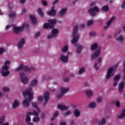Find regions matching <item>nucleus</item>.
<instances>
[{"instance_id": "1", "label": "nucleus", "mask_w": 125, "mask_h": 125, "mask_svg": "<svg viewBox=\"0 0 125 125\" xmlns=\"http://www.w3.org/2000/svg\"><path fill=\"white\" fill-rule=\"evenodd\" d=\"M33 89L32 88H28L25 91L22 92V94L24 97H26L27 95H28V99L29 102L28 101L27 99L24 100L22 102V104L24 107H29L30 106V102L33 100L34 94L32 93Z\"/></svg>"}, {"instance_id": "2", "label": "nucleus", "mask_w": 125, "mask_h": 125, "mask_svg": "<svg viewBox=\"0 0 125 125\" xmlns=\"http://www.w3.org/2000/svg\"><path fill=\"white\" fill-rule=\"evenodd\" d=\"M79 30V26L75 25L73 27V32L72 33L73 39L71 40V43L75 44L78 42L79 39H80V35L78 33V30Z\"/></svg>"}, {"instance_id": "3", "label": "nucleus", "mask_w": 125, "mask_h": 125, "mask_svg": "<svg viewBox=\"0 0 125 125\" xmlns=\"http://www.w3.org/2000/svg\"><path fill=\"white\" fill-rule=\"evenodd\" d=\"M48 23H45L43 24V27L44 29H53L54 25L56 24L57 21L55 19H49L48 20Z\"/></svg>"}, {"instance_id": "4", "label": "nucleus", "mask_w": 125, "mask_h": 125, "mask_svg": "<svg viewBox=\"0 0 125 125\" xmlns=\"http://www.w3.org/2000/svg\"><path fill=\"white\" fill-rule=\"evenodd\" d=\"M22 70L25 72H31L32 70H35V67H28V66L25 65L23 64H21L18 68H16V71H19Z\"/></svg>"}, {"instance_id": "5", "label": "nucleus", "mask_w": 125, "mask_h": 125, "mask_svg": "<svg viewBox=\"0 0 125 125\" xmlns=\"http://www.w3.org/2000/svg\"><path fill=\"white\" fill-rule=\"evenodd\" d=\"M99 11H100V9L97 6H94L88 10V13H89L91 16H95L96 15V13L99 12Z\"/></svg>"}, {"instance_id": "6", "label": "nucleus", "mask_w": 125, "mask_h": 125, "mask_svg": "<svg viewBox=\"0 0 125 125\" xmlns=\"http://www.w3.org/2000/svg\"><path fill=\"white\" fill-rule=\"evenodd\" d=\"M20 76L21 78V81L22 83L24 84H26V83H28V82H29V79H28V77L27 76H26V74L23 72H21L20 73Z\"/></svg>"}, {"instance_id": "7", "label": "nucleus", "mask_w": 125, "mask_h": 125, "mask_svg": "<svg viewBox=\"0 0 125 125\" xmlns=\"http://www.w3.org/2000/svg\"><path fill=\"white\" fill-rule=\"evenodd\" d=\"M59 32V30H58V29H56V28L53 29L52 30L51 34L48 36L47 39L49 40V39H51L52 38H54L55 37H56Z\"/></svg>"}, {"instance_id": "8", "label": "nucleus", "mask_w": 125, "mask_h": 125, "mask_svg": "<svg viewBox=\"0 0 125 125\" xmlns=\"http://www.w3.org/2000/svg\"><path fill=\"white\" fill-rule=\"evenodd\" d=\"M114 71V68L113 67H110L107 72V75L106 77V80H109V78H111L112 76H114V73L113 72Z\"/></svg>"}, {"instance_id": "9", "label": "nucleus", "mask_w": 125, "mask_h": 125, "mask_svg": "<svg viewBox=\"0 0 125 125\" xmlns=\"http://www.w3.org/2000/svg\"><path fill=\"white\" fill-rule=\"evenodd\" d=\"M32 115L31 112H27L26 113V117L25 118V121L29 125H34V123H30L29 122H31V117H30V115Z\"/></svg>"}, {"instance_id": "10", "label": "nucleus", "mask_w": 125, "mask_h": 125, "mask_svg": "<svg viewBox=\"0 0 125 125\" xmlns=\"http://www.w3.org/2000/svg\"><path fill=\"white\" fill-rule=\"evenodd\" d=\"M49 92H45L44 93V101L43 103L44 106L46 105L47 102H48V100H49Z\"/></svg>"}, {"instance_id": "11", "label": "nucleus", "mask_w": 125, "mask_h": 125, "mask_svg": "<svg viewBox=\"0 0 125 125\" xmlns=\"http://www.w3.org/2000/svg\"><path fill=\"white\" fill-rule=\"evenodd\" d=\"M54 8H55L54 6L51 7L50 11L47 12L48 15H49L50 16H54V15H56V11Z\"/></svg>"}, {"instance_id": "12", "label": "nucleus", "mask_w": 125, "mask_h": 125, "mask_svg": "<svg viewBox=\"0 0 125 125\" xmlns=\"http://www.w3.org/2000/svg\"><path fill=\"white\" fill-rule=\"evenodd\" d=\"M101 52V51L100 50V49L97 50L95 52L94 54L91 56V60H93V59H95L96 58L98 57V56L100 55Z\"/></svg>"}, {"instance_id": "13", "label": "nucleus", "mask_w": 125, "mask_h": 125, "mask_svg": "<svg viewBox=\"0 0 125 125\" xmlns=\"http://www.w3.org/2000/svg\"><path fill=\"white\" fill-rule=\"evenodd\" d=\"M116 19V17H112L110 20H109L107 22H106V25L104 27V29L106 30V29H108L109 27H110V25H111V23H112V21H114Z\"/></svg>"}, {"instance_id": "14", "label": "nucleus", "mask_w": 125, "mask_h": 125, "mask_svg": "<svg viewBox=\"0 0 125 125\" xmlns=\"http://www.w3.org/2000/svg\"><path fill=\"white\" fill-rule=\"evenodd\" d=\"M1 74L3 77H7L8 76L9 74H10V72L8 71V69H4L3 67H2V71H1Z\"/></svg>"}, {"instance_id": "15", "label": "nucleus", "mask_w": 125, "mask_h": 125, "mask_svg": "<svg viewBox=\"0 0 125 125\" xmlns=\"http://www.w3.org/2000/svg\"><path fill=\"white\" fill-rule=\"evenodd\" d=\"M14 33H16V34H18L21 31H23V27L22 26L17 27L14 26H13Z\"/></svg>"}, {"instance_id": "16", "label": "nucleus", "mask_w": 125, "mask_h": 125, "mask_svg": "<svg viewBox=\"0 0 125 125\" xmlns=\"http://www.w3.org/2000/svg\"><path fill=\"white\" fill-rule=\"evenodd\" d=\"M77 48L76 49V53L78 54H80L82 52V50H83V47L82 45H80L79 44L75 45V47Z\"/></svg>"}, {"instance_id": "17", "label": "nucleus", "mask_w": 125, "mask_h": 125, "mask_svg": "<svg viewBox=\"0 0 125 125\" xmlns=\"http://www.w3.org/2000/svg\"><path fill=\"white\" fill-rule=\"evenodd\" d=\"M125 82H120L118 88V90L119 92H120V93H122V92H123V90H124V88H125Z\"/></svg>"}, {"instance_id": "18", "label": "nucleus", "mask_w": 125, "mask_h": 125, "mask_svg": "<svg viewBox=\"0 0 125 125\" xmlns=\"http://www.w3.org/2000/svg\"><path fill=\"white\" fill-rule=\"evenodd\" d=\"M10 63H11V62H10V61L9 60H6L5 62L4 63V65H3L2 67L3 68L4 70H8V69H9V66H8V65H10Z\"/></svg>"}, {"instance_id": "19", "label": "nucleus", "mask_w": 125, "mask_h": 125, "mask_svg": "<svg viewBox=\"0 0 125 125\" xmlns=\"http://www.w3.org/2000/svg\"><path fill=\"white\" fill-rule=\"evenodd\" d=\"M24 43H25V39L24 38H22L18 43V46L19 48H21V47H23Z\"/></svg>"}, {"instance_id": "20", "label": "nucleus", "mask_w": 125, "mask_h": 125, "mask_svg": "<svg viewBox=\"0 0 125 125\" xmlns=\"http://www.w3.org/2000/svg\"><path fill=\"white\" fill-rule=\"evenodd\" d=\"M68 56H65L63 55H61L60 60L63 63H67V62H68Z\"/></svg>"}, {"instance_id": "21", "label": "nucleus", "mask_w": 125, "mask_h": 125, "mask_svg": "<svg viewBox=\"0 0 125 125\" xmlns=\"http://www.w3.org/2000/svg\"><path fill=\"white\" fill-rule=\"evenodd\" d=\"M67 12V9L66 8H62V9L59 12V15L60 17H63L65 14Z\"/></svg>"}, {"instance_id": "22", "label": "nucleus", "mask_w": 125, "mask_h": 125, "mask_svg": "<svg viewBox=\"0 0 125 125\" xmlns=\"http://www.w3.org/2000/svg\"><path fill=\"white\" fill-rule=\"evenodd\" d=\"M58 108L60 110H62V111H64L65 110H68L69 107L65 106V105L58 104Z\"/></svg>"}, {"instance_id": "23", "label": "nucleus", "mask_w": 125, "mask_h": 125, "mask_svg": "<svg viewBox=\"0 0 125 125\" xmlns=\"http://www.w3.org/2000/svg\"><path fill=\"white\" fill-rule=\"evenodd\" d=\"M20 104V103L19 101H18V100H15L12 105L13 109H15L16 108H17L18 106H19V104Z\"/></svg>"}, {"instance_id": "24", "label": "nucleus", "mask_w": 125, "mask_h": 125, "mask_svg": "<svg viewBox=\"0 0 125 125\" xmlns=\"http://www.w3.org/2000/svg\"><path fill=\"white\" fill-rule=\"evenodd\" d=\"M68 91H69V88L65 87H61V93L63 95L65 94V93L68 92Z\"/></svg>"}, {"instance_id": "25", "label": "nucleus", "mask_w": 125, "mask_h": 125, "mask_svg": "<svg viewBox=\"0 0 125 125\" xmlns=\"http://www.w3.org/2000/svg\"><path fill=\"white\" fill-rule=\"evenodd\" d=\"M73 114L76 118H79L81 116V111L78 109H75L73 111Z\"/></svg>"}, {"instance_id": "26", "label": "nucleus", "mask_w": 125, "mask_h": 125, "mask_svg": "<svg viewBox=\"0 0 125 125\" xmlns=\"http://www.w3.org/2000/svg\"><path fill=\"white\" fill-rule=\"evenodd\" d=\"M30 20H31L32 23L33 25H35L37 23V18H36V16L34 15L30 16Z\"/></svg>"}, {"instance_id": "27", "label": "nucleus", "mask_w": 125, "mask_h": 125, "mask_svg": "<svg viewBox=\"0 0 125 125\" xmlns=\"http://www.w3.org/2000/svg\"><path fill=\"white\" fill-rule=\"evenodd\" d=\"M58 115H59V111L57 110L54 113L53 116L51 119V121H54V119H56V117H58Z\"/></svg>"}, {"instance_id": "28", "label": "nucleus", "mask_w": 125, "mask_h": 125, "mask_svg": "<svg viewBox=\"0 0 125 125\" xmlns=\"http://www.w3.org/2000/svg\"><path fill=\"white\" fill-rule=\"evenodd\" d=\"M37 12L41 17H43V12H42V8H39L37 10Z\"/></svg>"}, {"instance_id": "29", "label": "nucleus", "mask_w": 125, "mask_h": 125, "mask_svg": "<svg viewBox=\"0 0 125 125\" xmlns=\"http://www.w3.org/2000/svg\"><path fill=\"white\" fill-rule=\"evenodd\" d=\"M97 47H98V44H97V43H95L91 45V50H95V49H96Z\"/></svg>"}, {"instance_id": "30", "label": "nucleus", "mask_w": 125, "mask_h": 125, "mask_svg": "<svg viewBox=\"0 0 125 125\" xmlns=\"http://www.w3.org/2000/svg\"><path fill=\"white\" fill-rule=\"evenodd\" d=\"M125 117V108L122 110V112L120 116H118L119 119H122Z\"/></svg>"}, {"instance_id": "31", "label": "nucleus", "mask_w": 125, "mask_h": 125, "mask_svg": "<svg viewBox=\"0 0 125 125\" xmlns=\"http://www.w3.org/2000/svg\"><path fill=\"white\" fill-rule=\"evenodd\" d=\"M86 94L88 97H91L92 95H93V93H92V91L90 90H87L86 91Z\"/></svg>"}, {"instance_id": "32", "label": "nucleus", "mask_w": 125, "mask_h": 125, "mask_svg": "<svg viewBox=\"0 0 125 125\" xmlns=\"http://www.w3.org/2000/svg\"><path fill=\"white\" fill-rule=\"evenodd\" d=\"M123 64L124 66V69L123 70V81L124 82H125V60H124L123 62Z\"/></svg>"}, {"instance_id": "33", "label": "nucleus", "mask_w": 125, "mask_h": 125, "mask_svg": "<svg viewBox=\"0 0 125 125\" xmlns=\"http://www.w3.org/2000/svg\"><path fill=\"white\" fill-rule=\"evenodd\" d=\"M89 106L90 108H95L96 107V103L94 102L90 103Z\"/></svg>"}, {"instance_id": "34", "label": "nucleus", "mask_w": 125, "mask_h": 125, "mask_svg": "<svg viewBox=\"0 0 125 125\" xmlns=\"http://www.w3.org/2000/svg\"><path fill=\"white\" fill-rule=\"evenodd\" d=\"M69 49V47L67 45H65L62 49V52H67Z\"/></svg>"}, {"instance_id": "35", "label": "nucleus", "mask_w": 125, "mask_h": 125, "mask_svg": "<svg viewBox=\"0 0 125 125\" xmlns=\"http://www.w3.org/2000/svg\"><path fill=\"white\" fill-rule=\"evenodd\" d=\"M50 79H51V77L46 75L43 77L42 81H48V80H50Z\"/></svg>"}, {"instance_id": "36", "label": "nucleus", "mask_w": 125, "mask_h": 125, "mask_svg": "<svg viewBox=\"0 0 125 125\" xmlns=\"http://www.w3.org/2000/svg\"><path fill=\"white\" fill-rule=\"evenodd\" d=\"M103 11H109V6L108 5H104L102 7Z\"/></svg>"}, {"instance_id": "37", "label": "nucleus", "mask_w": 125, "mask_h": 125, "mask_svg": "<svg viewBox=\"0 0 125 125\" xmlns=\"http://www.w3.org/2000/svg\"><path fill=\"white\" fill-rule=\"evenodd\" d=\"M85 71V68H84V67H83L80 69L78 74L79 75H82V74H83V73H84Z\"/></svg>"}, {"instance_id": "38", "label": "nucleus", "mask_w": 125, "mask_h": 125, "mask_svg": "<svg viewBox=\"0 0 125 125\" xmlns=\"http://www.w3.org/2000/svg\"><path fill=\"white\" fill-rule=\"evenodd\" d=\"M32 105L33 107H35V108H36V109H37L38 112H40L41 110H40V108H39L38 107V103H32Z\"/></svg>"}, {"instance_id": "39", "label": "nucleus", "mask_w": 125, "mask_h": 125, "mask_svg": "<svg viewBox=\"0 0 125 125\" xmlns=\"http://www.w3.org/2000/svg\"><path fill=\"white\" fill-rule=\"evenodd\" d=\"M106 124V119L105 118H103L102 121L100 122L99 125H105Z\"/></svg>"}, {"instance_id": "40", "label": "nucleus", "mask_w": 125, "mask_h": 125, "mask_svg": "<svg viewBox=\"0 0 125 125\" xmlns=\"http://www.w3.org/2000/svg\"><path fill=\"white\" fill-rule=\"evenodd\" d=\"M120 79H121V75H117L116 76H115L114 80H113V82H118V81H119V80H120Z\"/></svg>"}, {"instance_id": "41", "label": "nucleus", "mask_w": 125, "mask_h": 125, "mask_svg": "<svg viewBox=\"0 0 125 125\" xmlns=\"http://www.w3.org/2000/svg\"><path fill=\"white\" fill-rule=\"evenodd\" d=\"M117 41H118L119 42H123L124 40H125V37H124L123 36L120 35L119 37L116 39Z\"/></svg>"}, {"instance_id": "42", "label": "nucleus", "mask_w": 125, "mask_h": 125, "mask_svg": "<svg viewBox=\"0 0 125 125\" xmlns=\"http://www.w3.org/2000/svg\"><path fill=\"white\" fill-rule=\"evenodd\" d=\"M37 83H38V81L37 80H33L31 82V84L32 86H34V85H37Z\"/></svg>"}, {"instance_id": "43", "label": "nucleus", "mask_w": 125, "mask_h": 125, "mask_svg": "<svg viewBox=\"0 0 125 125\" xmlns=\"http://www.w3.org/2000/svg\"><path fill=\"white\" fill-rule=\"evenodd\" d=\"M4 120H5V117H4V116H3L0 117V125H1V124H3L4 122Z\"/></svg>"}, {"instance_id": "44", "label": "nucleus", "mask_w": 125, "mask_h": 125, "mask_svg": "<svg viewBox=\"0 0 125 125\" xmlns=\"http://www.w3.org/2000/svg\"><path fill=\"white\" fill-rule=\"evenodd\" d=\"M40 121V117L38 116H36L33 118V121L34 123H37V122H39Z\"/></svg>"}, {"instance_id": "45", "label": "nucleus", "mask_w": 125, "mask_h": 125, "mask_svg": "<svg viewBox=\"0 0 125 125\" xmlns=\"http://www.w3.org/2000/svg\"><path fill=\"white\" fill-rule=\"evenodd\" d=\"M31 116H35V117H38L39 116V113L35 110L33 111V113L32 112V114H30Z\"/></svg>"}, {"instance_id": "46", "label": "nucleus", "mask_w": 125, "mask_h": 125, "mask_svg": "<svg viewBox=\"0 0 125 125\" xmlns=\"http://www.w3.org/2000/svg\"><path fill=\"white\" fill-rule=\"evenodd\" d=\"M69 115H71V111H70V110H68V111L65 112L63 114V115L64 116V117H67V116H69Z\"/></svg>"}, {"instance_id": "47", "label": "nucleus", "mask_w": 125, "mask_h": 125, "mask_svg": "<svg viewBox=\"0 0 125 125\" xmlns=\"http://www.w3.org/2000/svg\"><path fill=\"white\" fill-rule=\"evenodd\" d=\"M41 36V32L38 31L35 34L34 37L35 38H39Z\"/></svg>"}, {"instance_id": "48", "label": "nucleus", "mask_w": 125, "mask_h": 125, "mask_svg": "<svg viewBox=\"0 0 125 125\" xmlns=\"http://www.w3.org/2000/svg\"><path fill=\"white\" fill-rule=\"evenodd\" d=\"M93 24V21L90 20L87 22V26H91Z\"/></svg>"}, {"instance_id": "49", "label": "nucleus", "mask_w": 125, "mask_h": 125, "mask_svg": "<svg viewBox=\"0 0 125 125\" xmlns=\"http://www.w3.org/2000/svg\"><path fill=\"white\" fill-rule=\"evenodd\" d=\"M21 28H23V31H24V28H29V24L27 23H24L21 26Z\"/></svg>"}, {"instance_id": "50", "label": "nucleus", "mask_w": 125, "mask_h": 125, "mask_svg": "<svg viewBox=\"0 0 125 125\" xmlns=\"http://www.w3.org/2000/svg\"><path fill=\"white\" fill-rule=\"evenodd\" d=\"M38 101L42 102V101H43V97H42V96H39L38 97Z\"/></svg>"}, {"instance_id": "51", "label": "nucleus", "mask_w": 125, "mask_h": 125, "mask_svg": "<svg viewBox=\"0 0 125 125\" xmlns=\"http://www.w3.org/2000/svg\"><path fill=\"white\" fill-rule=\"evenodd\" d=\"M9 17H15L16 14L15 13L12 12L9 15Z\"/></svg>"}, {"instance_id": "52", "label": "nucleus", "mask_w": 125, "mask_h": 125, "mask_svg": "<svg viewBox=\"0 0 125 125\" xmlns=\"http://www.w3.org/2000/svg\"><path fill=\"white\" fill-rule=\"evenodd\" d=\"M3 91H5V92H8L9 91L10 89H9V88L8 87H3Z\"/></svg>"}, {"instance_id": "53", "label": "nucleus", "mask_w": 125, "mask_h": 125, "mask_svg": "<svg viewBox=\"0 0 125 125\" xmlns=\"http://www.w3.org/2000/svg\"><path fill=\"white\" fill-rule=\"evenodd\" d=\"M63 96H64V95L63 94H62V93H61L60 94L57 96V98H58V99H60V98H61L62 97H63Z\"/></svg>"}, {"instance_id": "54", "label": "nucleus", "mask_w": 125, "mask_h": 125, "mask_svg": "<svg viewBox=\"0 0 125 125\" xmlns=\"http://www.w3.org/2000/svg\"><path fill=\"white\" fill-rule=\"evenodd\" d=\"M94 69L96 70V71H98L99 70V67H97V62H95L94 65Z\"/></svg>"}, {"instance_id": "55", "label": "nucleus", "mask_w": 125, "mask_h": 125, "mask_svg": "<svg viewBox=\"0 0 125 125\" xmlns=\"http://www.w3.org/2000/svg\"><path fill=\"white\" fill-rule=\"evenodd\" d=\"M42 3L44 5V6H46V5H47V2L45 0H42Z\"/></svg>"}, {"instance_id": "56", "label": "nucleus", "mask_w": 125, "mask_h": 125, "mask_svg": "<svg viewBox=\"0 0 125 125\" xmlns=\"http://www.w3.org/2000/svg\"><path fill=\"white\" fill-rule=\"evenodd\" d=\"M89 35L90 36H95L96 35V32L94 31L90 32Z\"/></svg>"}, {"instance_id": "57", "label": "nucleus", "mask_w": 125, "mask_h": 125, "mask_svg": "<svg viewBox=\"0 0 125 125\" xmlns=\"http://www.w3.org/2000/svg\"><path fill=\"white\" fill-rule=\"evenodd\" d=\"M4 52V49L3 48H0V54H2Z\"/></svg>"}, {"instance_id": "58", "label": "nucleus", "mask_w": 125, "mask_h": 125, "mask_svg": "<svg viewBox=\"0 0 125 125\" xmlns=\"http://www.w3.org/2000/svg\"><path fill=\"white\" fill-rule=\"evenodd\" d=\"M102 101V97H99L97 99V102H101Z\"/></svg>"}, {"instance_id": "59", "label": "nucleus", "mask_w": 125, "mask_h": 125, "mask_svg": "<svg viewBox=\"0 0 125 125\" xmlns=\"http://www.w3.org/2000/svg\"><path fill=\"white\" fill-rule=\"evenodd\" d=\"M45 118V114L44 113H42L41 114V119H44Z\"/></svg>"}, {"instance_id": "60", "label": "nucleus", "mask_w": 125, "mask_h": 125, "mask_svg": "<svg viewBox=\"0 0 125 125\" xmlns=\"http://www.w3.org/2000/svg\"><path fill=\"white\" fill-rule=\"evenodd\" d=\"M58 1H59V0H55L52 3L53 5H55V4H57Z\"/></svg>"}, {"instance_id": "61", "label": "nucleus", "mask_w": 125, "mask_h": 125, "mask_svg": "<svg viewBox=\"0 0 125 125\" xmlns=\"http://www.w3.org/2000/svg\"><path fill=\"white\" fill-rule=\"evenodd\" d=\"M115 104H116V106H117V107H120V102H119V101L116 102Z\"/></svg>"}, {"instance_id": "62", "label": "nucleus", "mask_w": 125, "mask_h": 125, "mask_svg": "<svg viewBox=\"0 0 125 125\" xmlns=\"http://www.w3.org/2000/svg\"><path fill=\"white\" fill-rule=\"evenodd\" d=\"M60 125H66V123L64 121H62L60 123Z\"/></svg>"}, {"instance_id": "63", "label": "nucleus", "mask_w": 125, "mask_h": 125, "mask_svg": "<svg viewBox=\"0 0 125 125\" xmlns=\"http://www.w3.org/2000/svg\"><path fill=\"white\" fill-rule=\"evenodd\" d=\"M11 27V26H10L9 25H6V26L5 27V30H9V29H10Z\"/></svg>"}, {"instance_id": "64", "label": "nucleus", "mask_w": 125, "mask_h": 125, "mask_svg": "<svg viewBox=\"0 0 125 125\" xmlns=\"http://www.w3.org/2000/svg\"><path fill=\"white\" fill-rule=\"evenodd\" d=\"M125 0L122 3V5L121 6V8H124V7H125Z\"/></svg>"}]
</instances>
